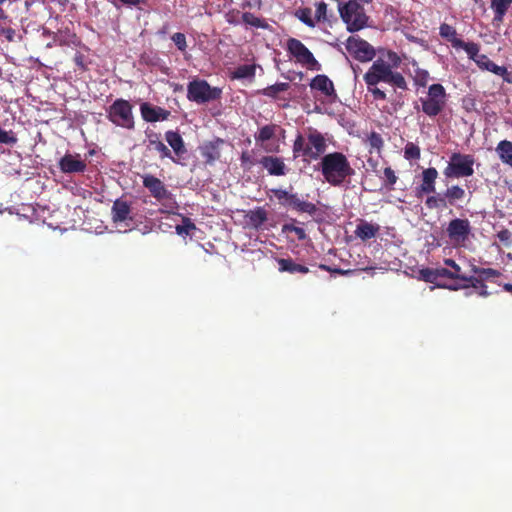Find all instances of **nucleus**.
<instances>
[{"label": "nucleus", "mask_w": 512, "mask_h": 512, "mask_svg": "<svg viewBox=\"0 0 512 512\" xmlns=\"http://www.w3.org/2000/svg\"><path fill=\"white\" fill-rule=\"evenodd\" d=\"M367 141L369 146L377 151H380L384 144L381 135L377 132H371Z\"/></svg>", "instance_id": "09e8293b"}, {"label": "nucleus", "mask_w": 512, "mask_h": 512, "mask_svg": "<svg viewBox=\"0 0 512 512\" xmlns=\"http://www.w3.org/2000/svg\"><path fill=\"white\" fill-rule=\"evenodd\" d=\"M140 112L146 122L164 121L167 120L171 114L169 110L159 106H152L147 102L141 104Z\"/></svg>", "instance_id": "f3484780"}, {"label": "nucleus", "mask_w": 512, "mask_h": 512, "mask_svg": "<svg viewBox=\"0 0 512 512\" xmlns=\"http://www.w3.org/2000/svg\"><path fill=\"white\" fill-rule=\"evenodd\" d=\"M241 167L245 171H250L254 165V161L248 151H243L240 156Z\"/></svg>", "instance_id": "603ef678"}, {"label": "nucleus", "mask_w": 512, "mask_h": 512, "mask_svg": "<svg viewBox=\"0 0 512 512\" xmlns=\"http://www.w3.org/2000/svg\"><path fill=\"white\" fill-rule=\"evenodd\" d=\"M132 208L131 203L128 201L118 198L113 202L111 208L112 220L114 223L125 222L127 220H133L131 216Z\"/></svg>", "instance_id": "a211bd4d"}, {"label": "nucleus", "mask_w": 512, "mask_h": 512, "mask_svg": "<svg viewBox=\"0 0 512 512\" xmlns=\"http://www.w3.org/2000/svg\"><path fill=\"white\" fill-rule=\"evenodd\" d=\"M276 261L280 272H287L290 274H307L309 272V268L307 266L296 263L292 258H278Z\"/></svg>", "instance_id": "393cba45"}, {"label": "nucleus", "mask_w": 512, "mask_h": 512, "mask_svg": "<svg viewBox=\"0 0 512 512\" xmlns=\"http://www.w3.org/2000/svg\"><path fill=\"white\" fill-rule=\"evenodd\" d=\"M242 23L245 24L247 27H253V28H261V29H268L269 24L266 22L264 18H260L255 16L251 12H244L242 14Z\"/></svg>", "instance_id": "473e14b6"}, {"label": "nucleus", "mask_w": 512, "mask_h": 512, "mask_svg": "<svg viewBox=\"0 0 512 512\" xmlns=\"http://www.w3.org/2000/svg\"><path fill=\"white\" fill-rule=\"evenodd\" d=\"M477 59L480 61V64H478V66H479L480 68L485 69V60H482L481 58H477Z\"/></svg>", "instance_id": "338daca9"}, {"label": "nucleus", "mask_w": 512, "mask_h": 512, "mask_svg": "<svg viewBox=\"0 0 512 512\" xmlns=\"http://www.w3.org/2000/svg\"><path fill=\"white\" fill-rule=\"evenodd\" d=\"M225 140L222 138H215L212 141L205 142L200 146V154L205 160L206 164L212 165L221 158V150L225 145Z\"/></svg>", "instance_id": "2eb2a0df"}, {"label": "nucleus", "mask_w": 512, "mask_h": 512, "mask_svg": "<svg viewBox=\"0 0 512 512\" xmlns=\"http://www.w3.org/2000/svg\"><path fill=\"white\" fill-rule=\"evenodd\" d=\"M422 112L430 118L438 116L445 108L447 93L442 84H432L428 88L427 95L419 99Z\"/></svg>", "instance_id": "20e7f679"}, {"label": "nucleus", "mask_w": 512, "mask_h": 512, "mask_svg": "<svg viewBox=\"0 0 512 512\" xmlns=\"http://www.w3.org/2000/svg\"><path fill=\"white\" fill-rule=\"evenodd\" d=\"M58 167L65 174L83 173L87 169V163L80 154L66 153L60 158Z\"/></svg>", "instance_id": "4468645a"}, {"label": "nucleus", "mask_w": 512, "mask_h": 512, "mask_svg": "<svg viewBox=\"0 0 512 512\" xmlns=\"http://www.w3.org/2000/svg\"><path fill=\"white\" fill-rule=\"evenodd\" d=\"M446 232L453 244L463 245L471 233L470 222L468 219H453L449 222Z\"/></svg>", "instance_id": "f8f14e48"}, {"label": "nucleus", "mask_w": 512, "mask_h": 512, "mask_svg": "<svg viewBox=\"0 0 512 512\" xmlns=\"http://www.w3.org/2000/svg\"><path fill=\"white\" fill-rule=\"evenodd\" d=\"M444 264L451 268L450 269V273H452L451 280H454V282L461 283L463 278H465V276H466L464 273H462L461 266L458 263H456L455 260L450 259V258L444 259Z\"/></svg>", "instance_id": "ea45409f"}, {"label": "nucleus", "mask_w": 512, "mask_h": 512, "mask_svg": "<svg viewBox=\"0 0 512 512\" xmlns=\"http://www.w3.org/2000/svg\"><path fill=\"white\" fill-rule=\"evenodd\" d=\"M249 224L255 228H260L268 219L267 211L263 207H257L250 210L247 214Z\"/></svg>", "instance_id": "c756f323"}, {"label": "nucleus", "mask_w": 512, "mask_h": 512, "mask_svg": "<svg viewBox=\"0 0 512 512\" xmlns=\"http://www.w3.org/2000/svg\"><path fill=\"white\" fill-rule=\"evenodd\" d=\"M142 183L143 186L148 189L150 195L159 202L165 199H170L172 196L171 192L166 188L165 184L154 175H143Z\"/></svg>", "instance_id": "ddd939ff"}, {"label": "nucleus", "mask_w": 512, "mask_h": 512, "mask_svg": "<svg viewBox=\"0 0 512 512\" xmlns=\"http://www.w3.org/2000/svg\"><path fill=\"white\" fill-rule=\"evenodd\" d=\"M446 197L448 205H455L456 201L462 200L465 197V190L459 185H452L443 193Z\"/></svg>", "instance_id": "72a5a7b5"}, {"label": "nucleus", "mask_w": 512, "mask_h": 512, "mask_svg": "<svg viewBox=\"0 0 512 512\" xmlns=\"http://www.w3.org/2000/svg\"><path fill=\"white\" fill-rule=\"evenodd\" d=\"M456 49H463L470 59L474 60L477 64H480V61L477 58H480L479 55V45L474 42H464L462 39L460 41H456L455 44Z\"/></svg>", "instance_id": "7c9ffc66"}, {"label": "nucleus", "mask_w": 512, "mask_h": 512, "mask_svg": "<svg viewBox=\"0 0 512 512\" xmlns=\"http://www.w3.org/2000/svg\"><path fill=\"white\" fill-rule=\"evenodd\" d=\"M321 270H324V271H328V272H331V273H336V274H339V275H346L348 273H350V270H343L341 268H331L325 264H320L318 266Z\"/></svg>", "instance_id": "13d9d810"}, {"label": "nucleus", "mask_w": 512, "mask_h": 512, "mask_svg": "<svg viewBox=\"0 0 512 512\" xmlns=\"http://www.w3.org/2000/svg\"><path fill=\"white\" fill-rule=\"evenodd\" d=\"M438 175V171L434 167L422 171V182L420 186L416 188L418 197L422 194L435 193Z\"/></svg>", "instance_id": "6ab92c4d"}, {"label": "nucleus", "mask_w": 512, "mask_h": 512, "mask_svg": "<svg viewBox=\"0 0 512 512\" xmlns=\"http://www.w3.org/2000/svg\"><path fill=\"white\" fill-rule=\"evenodd\" d=\"M295 16L305 25H307L310 28H314L316 26L315 19L312 18V10L311 8L304 7L299 8L295 12Z\"/></svg>", "instance_id": "a19ab883"}, {"label": "nucleus", "mask_w": 512, "mask_h": 512, "mask_svg": "<svg viewBox=\"0 0 512 512\" xmlns=\"http://www.w3.org/2000/svg\"><path fill=\"white\" fill-rule=\"evenodd\" d=\"M345 48L350 56L359 62H369L376 56L374 47L359 36L348 37Z\"/></svg>", "instance_id": "9d476101"}, {"label": "nucleus", "mask_w": 512, "mask_h": 512, "mask_svg": "<svg viewBox=\"0 0 512 512\" xmlns=\"http://www.w3.org/2000/svg\"><path fill=\"white\" fill-rule=\"evenodd\" d=\"M484 284L482 278L479 275H471V276H465L463 278L462 282H453L450 283L449 290L457 291L460 289H466V288H474L479 289Z\"/></svg>", "instance_id": "bb28decb"}, {"label": "nucleus", "mask_w": 512, "mask_h": 512, "mask_svg": "<svg viewBox=\"0 0 512 512\" xmlns=\"http://www.w3.org/2000/svg\"><path fill=\"white\" fill-rule=\"evenodd\" d=\"M256 73V66L253 64H244L238 66L232 72L233 79H253Z\"/></svg>", "instance_id": "f704fd0d"}, {"label": "nucleus", "mask_w": 512, "mask_h": 512, "mask_svg": "<svg viewBox=\"0 0 512 512\" xmlns=\"http://www.w3.org/2000/svg\"><path fill=\"white\" fill-rule=\"evenodd\" d=\"M478 290H479L478 294L481 297H488L490 295V292L488 291V287L485 283Z\"/></svg>", "instance_id": "0e129e2a"}, {"label": "nucleus", "mask_w": 512, "mask_h": 512, "mask_svg": "<svg viewBox=\"0 0 512 512\" xmlns=\"http://www.w3.org/2000/svg\"><path fill=\"white\" fill-rule=\"evenodd\" d=\"M480 58L482 60H485V70L492 72L498 76L501 75V73H504L503 68L504 66H499L492 60H490L486 55H480Z\"/></svg>", "instance_id": "de8ad7c7"}, {"label": "nucleus", "mask_w": 512, "mask_h": 512, "mask_svg": "<svg viewBox=\"0 0 512 512\" xmlns=\"http://www.w3.org/2000/svg\"><path fill=\"white\" fill-rule=\"evenodd\" d=\"M425 205L428 209H446L448 203L444 194L437 193L436 195L428 196L425 200Z\"/></svg>", "instance_id": "e433bc0d"}, {"label": "nucleus", "mask_w": 512, "mask_h": 512, "mask_svg": "<svg viewBox=\"0 0 512 512\" xmlns=\"http://www.w3.org/2000/svg\"><path fill=\"white\" fill-rule=\"evenodd\" d=\"M436 274H437L438 282H446V280H448V279L451 280L452 273H450V269H448V268H445V267L436 268Z\"/></svg>", "instance_id": "5fc2aeb1"}, {"label": "nucleus", "mask_w": 512, "mask_h": 512, "mask_svg": "<svg viewBox=\"0 0 512 512\" xmlns=\"http://www.w3.org/2000/svg\"><path fill=\"white\" fill-rule=\"evenodd\" d=\"M475 158L471 154H462L454 152L450 156V161L444 169V175L447 178H464L474 174L473 165Z\"/></svg>", "instance_id": "6e6552de"}, {"label": "nucleus", "mask_w": 512, "mask_h": 512, "mask_svg": "<svg viewBox=\"0 0 512 512\" xmlns=\"http://www.w3.org/2000/svg\"><path fill=\"white\" fill-rule=\"evenodd\" d=\"M339 13L349 32H356L367 26L369 18L364 7L356 0H349L346 4L339 5Z\"/></svg>", "instance_id": "423d86ee"}, {"label": "nucleus", "mask_w": 512, "mask_h": 512, "mask_svg": "<svg viewBox=\"0 0 512 512\" xmlns=\"http://www.w3.org/2000/svg\"><path fill=\"white\" fill-rule=\"evenodd\" d=\"M279 129V126L276 124H269L261 127L259 129L258 134L255 135V140L258 143H265L266 141L272 139L276 135V131Z\"/></svg>", "instance_id": "c9c22d12"}, {"label": "nucleus", "mask_w": 512, "mask_h": 512, "mask_svg": "<svg viewBox=\"0 0 512 512\" xmlns=\"http://www.w3.org/2000/svg\"><path fill=\"white\" fill-rule=\"evenodd\" d=\"M439 34L442 38L446 39L451 45L455 48L456 41H460L461 39L457 37L456 29L447 24L442 23L439 27Z\"/></svg>", "instance_id": "4c0bfd02"}, {"label": "nucleus", "mask_w": 512, "mask_h": 512, "mask_svg": "<svg viewBox=\"0 0 512 512\" xmlns=\"http://www.w3.org/2000/svg\"><path fill=\"white\" fill-rule=\"evenodd\" d=\"M420 279L435 284L437 287L449 289L450 284L447 282H438L436 268H423L419 271Z\"/></svg>", "instance_id": "2f4dec72"}, {"label": "nucleus", "mask_w": 512, "mask_h": 512, "mask_svg": "<svg viewBox=\"0 0 512 512\" xmlns=\"http://www.w3.org/2000/svg\"><path fill=\"white\" fill-rule=\"evenodd\" d=\"M387 58L389 62L381 58L375 60L363 76L367 90L372 94L375 100H386L387 98L386 93L377 87L380 82L389 84L397 89H408L404 76L400 72L393 70V68L398 67L401 62L398 54L394 51H388Z\"/></svg>", "instance_id": "f257e3e1"}, {"label": "nucleus", "mask_w": 512, "mask_h": 512, "mask_svg": "<svg viewBox=\"0 0 512 512\" xmlns=\"http://www.w3.org/2000/svg\"><path fill=\"white\" fill-rule=\"evenodd\" d=\"M421 156V150L418 145L408 142L404 148V157L407 160H418Z\"/></svg>", "instance_id": "c03bdc74"}, {"label": "nucleus", "mask_w": 512, "mask_h": 512, "mask_svg": "<svg viewBox=\"0 0 512 512\" xmlns=\"http://www.w3.org/2000/svg\"><path fill=\"white\" fill-rule=\"evenodd\" d=\"M503 71L504 73H501L500 76L503 78L505 82L512 84V72H510L505 66L503 68Z\"/></svg>", "instance_id": "680f3d73"}, {"label": "nucleus", "mask_w": 512, "mask_h": 512, "mask_svg": "<svg viewBox=\"0 0 512 512\" xmlns=\"http://www.w3.org/2000/svg\"><path fill=\"white\" fill-rule=\"evenodd\" d=\"M165 140L172 148L173 152L177 157H182L187 153V149L185 147L184 140L179 132L168 130L165 132Z\"/></svg>", "instance_id": "5701e85b"}, {"label": "nucleus", "mask_w": 512, "mask_h": 512, "mask_svg": "<svg viewBox=\"0 0 512 512\" xmlns=\"http://www.w3.org/2000/svg\"><path fill=\"white\" fill-rule=\"evenodd\" d=\"M122 5L129 7H138L147 4L148 0H118Z\"/></svg>", "instance_id": "bf43d9fd"}, {"label": "nucleus", "mask_w": 512, "mask_h": 512, "mask_svg": "<svg viewBox=\"0 0 512 512\" xmlns=\"http://www.w3.org/2000/svg\"><path fill=\"white\" fill-rule=\"evenodd\" d=\"M171 40L174 42L175 46L177 47V49L181 52H186V49H187V40H186V36L184 33H181V32H177V33H174L172 36H171Z\"/></svg>", "instance_id": "49530a36"}, {"label": "nucleus", "mask_w": 512, "mask_h": 512, "mask_svg": "<svg viewBox=\"0 0 512 512\" xmlns=\"http://www.w3.org/2000/svg\"><path fill=\"white\" fill-rule=\"evenodd\" d=\"M287 50L296 61L310 70H320V64L312 52L298 39L289 38L287 40Z\"/></svg>", "instance_id": "9b49d317"}, {"label": "nucleus", "mask_w": 512, "mask_h": 512, "mask_svg": "<svg viewBox=\"0 0 512 512\" xmlns=\"http://www.w3.org/2000/svg\"><path fill=\"white\" fill-rule=\"evenodd\" d=\"M0 37H4L8 42L21 40V36L10 25L0 24Z\"/></svg>", "instance_id": "37998d69"}, {"label": "nucleus", "mask_w": 512, "mask_h": 512, "mask_svg": "<svg viewBox=\"0 0 512 512\" xmlns=\"http://www.w3.org/2000/svg\"><path fill=\"white\" fill-rule=\"evenodd\" d=\"M510 232L507 229H503L498 232L497 237L502 242H508L510 240Z\"/></svg>", "instance_id": "052dcab7"}, {"label": "nucleus", "mask_w": 512, "mask_h": 512, "mask_svg": "<svg viewBox=\"0 0 512 512\" xmlns=\"http://www.w3.org/2000/svg\"><path fill=\"white\" fill-rule=\"evenodd\" d=\"M74 60V63L76 64V66L82 70V71H85L87 69V66H86V63H85V56L80 53V52H77L73 58Z\"/></svg>", "instance_id": "4d7b16f0"}, {"label": "nucleus", "mask_w": 512, "mask_h": 512, "mask_svg": "<svg viewBox=\"0 0 512 512\" xmlns=\"http://www.w3.org/2000/svg\"><path fill=\"white\" fill-rule=\"evenodd\" d=\"M43 35L51 36L55 44L60 46H72L80 43L77 35L68 27H61L56 32L44 29Z\"/></svg>", "instance_id": "dca6fc26"}, {"label": "nucleus", "mask_w": 512, "mask_h": 512, "mask_svg": "<svg viewBox=\"0 0 512 512\" xmlns=\"http://www.w3.org/2000/svg\"><path fill=\"white\" fill-rule=\"evenodd\" d=\"M319 170L327 183L334 187L342 186L355 175L347 156L342 152H331L321 157Z\"/></svg>", "instance_id": "f03ea898"}, {"label": "nucleus", "mask_w": 512, "mask_h": 512, "mask_svg": "<svg viewBox=\"0 0 512 512\" xmlns=\"http://www.w3.org/2000/svg\"><path fill=\"white\" fill-rule=\"evenodd\" d=\"M222 90L211 87L206 80L194 79L187 85V99L197 104H205L221 98Z\"/></svg>", "instance_id": "0eeeda50"}, {"label": "nucleus", "mask_w": 512, "mask_h": 512, "mask_svg": "<svg viewBox=\"0 0 512 512\" xmlns=\"http://www.w3.org/2000/svg\"><path fill=\"white\" fill-rule=\"evenodd\" d=\"M59 2V4L61 5H66L67 3H69L71 0H57Z\"/></svg>", "instance_id": "774afa93"}, {"label": "nucleus", "mask_w": 512, "mask_h": 512, "mask_svg": "<svg viewBox=\"0 0 512 512\" xmlns=\"http://www.w3.org/2000/svg\"><path fill=\"white\" fill-rule=\"evenodd\" d=\"M0 20L4 21V23L10 24L12 20L9 18L8 14L5 12V10L0 7Z\"/></svg>", "instance_id": "e2e57ef3"}, {"label": "nucleus", "mask_w": 512, "mask_h": 512, "mask_svg": "<svg viewBox=\"0 0 512 512\" xmlns=\"http://www.w3.org/2000/svg\"><path fill=\"white\" fill-rule=\"evenodd\" d=\"M16 138L14 136L9 135V133L3 130L0 127V143L2 144H14L16 142Z\"/></svg>", "instance_id": "6e6d98bb"}, {"label": "nucleus", "mask_w": 512, "mask_h": 512, "mask_svg": "<svg viewBox=\"0 0 512 512\" xmlns=\"http://www.w3.org/2000/svg\"><path fill=\"white\" fill-rule=\"evenodd\" d=\"M195 229V224L188 217H184L182 224L176 226V232L179 235H189L190 232Z\"/></svg>", "instance_id": "a18cd8bd"}, {"label": "nucleus", "mask_w": 512, "mask_h": 512, "mask_svg": "<svg viewBox=\"0 0 512 512\" xmlns=\"http://www.w3.org/2000/svg\"><path fill=\"white\" fill-rule=\"evenodd\" d=\"M503 289L507 292H512V284L506 283L503 285Z\"/></svg>", "instance_id": "69168bd1"}, {"label": "nucleus", "mask_w": 512, "mask_h": 512, "mask_svg": "<svg viewBox=\"0 0 512 512\" xmlns=\"http://www.w3.org/2000/svg\"><path fill=\"white\" fill-rule=\"evenodd\" d=\"M327 4L323 1L316 4L315 21L325 22L327 21Z\"/></svg>", "instance_id": "8fccbe9b"}, {"label": "nucleus", "mask_w": 512, "mask_h": 512, "mask_svg": "<svg viewBox=\"0 0 512 512\" xmlns=\"http://www.w3.org/2000/svg\"><path fill=\"white\" fill-rule=\"evenodd\" d=\"M313 90H318L327 97H336V91L333 82L328 76L319 74L315 76L310 83Z\"/></svg>", "instance_id": "412c9836"}, {"label": "nucleus", "mask_w": 512, "mask_h": 512, "mask_svg": "<svg viewBox=\"0 0 512 512\" xmlns=\"http://www.w3.org/2000/svg\"><path fill=\"white\" fill-rule=\"evenodd\" d=\"M327 149L326 139L316 129H309L307 136L298 134L293 143L294 158L302 157L304 161L311 162L321 158Z\"/></svg>", "instance_id": "7ed1b4c3"}, {"label": "nucleus", "mask_w": 512, "mask_h": 512, "mask_svg": "<svg viewBox=\"0 0 512 512\" xmlns=\"http://www.w3.org/2000/svg\"><path fill=\"white\" fill-rule=\"evenodd\" d=\"M385 186L390 189L396 184L398 177L395 175L394 170L391 167H386L383 171Z\"/></svg>", "instance_id": "3c124183"}, {"label": "nucleus", "mask_w": 512, "mask_h": 512, "mask_svg": "<svg viewBox=\"0 0 512 512\" xmlns=\"http://www.w3.org/2000/svg\"><path fill=\"white\" fill-rule=\"evenodd\" d=\"M290 88V84L287 82H280L274 85L268 86L261 91V94L270 98H277L278 94L285 92Z\"/></svg>", "instance_id": "58836bf2"}, {"label": "nucleus", "mask_w": 512, "mask_h": 512, "mask_svg": "<svg viewBox=\"0 0 512 512\" xmlns=\"http://www.w3.org/2000/svg\"><path fill=\"white\" fill-rule=\"evenodd\" d=\"M132 109L133 106L128 100L118 98L107 108L106 116L114 125L127 130H133L135 121Z\"/></svg>", "instance_id": "39448f33"}, {"label": "nucleus", "mask_w": 512, "mask_h": 512, "mask_svg": "<svg viewBox=\"0 0 512 512\" xmlns=\"http://www.w3.org/2000/svg\"><path fill=\"white\" fill-rule=\"evenodd\" d=\"M380 231V226L378 224L369 223L365 220H359V223L356 226L354 234L357 238L362 241H368L372 238H375Z\"/></svg>", "instance_id": "4be33fe9"}, {"label": "nucleus", "mask_w": 512, "mask_h": 512, "mask_svg": "<svg viewBox=\"0 0 512 512\" xmlns=\"http://www.w3.org/2000/svg\"><path fill=\"white\" fill-rule=\"evenodd\" d=\"M495 151L502 163L512 168V142L508 140H501Z\"/></svg>", "instance_id": "cd10ccee"}, {"label": "nucleus", "mask_w": 512, "mask_h": 512, "mask_svg": "<svg viewBox=\"0 0 512 512\" xmlns=\"http://www.w3.org/2000/svg\"><path fill=\"white\" fill-rule=\"evenodd\" d=\"M414 84L419 87H426L430 80V73L418 66L414 70L413 76Z\"/></svg>", "instance_id": "79ce46f5"}, {"label": "nucleus", "mask_w": 512, "mask_h": 512, "mask_svg": "<svg viewBox=\"0 0 512 512\" xmlns=\"http://www.w3.org/2000/svg\"><path fill=\"white\" fill-rule=\"evenodd\" d=\"M284 230L289 231V232H294L299 240H304L307 237L306 232L303 228L292 225V224L285 225Z\"/></svg>", "instance_id": "864d4df0"}, {"label": "nucleus", "mask_w": 512, "mask_h": 512, "mask_svg": "<svg viewBox=\"0 0 512 512\" xmlns=\"http://www.w3.org/2000/svg\"><path fill=\"white\" fill-rule=\"evenodd\" d=\"M148 142V147L158 152L160 158H169L174 163H177V160L172 156L171 150L160 140L159 134L152 133L151 135H149Z\"/></svg>", "instance_id": "b1692460"}, {"label": "nucleus", "mask_w": 512, "mask_h": 512, "mask_svg": "<svg viewBox=\"0 0 512 512\" xmlns=\"http://www.w3.org/2000/svg\"><path fill=\"white\" fill-rule=\"evenodd\" d=\"M259 163L270 175L283 176L286 174V165L282 158L275 156H263Z\"/></svg>", "instance_id": "aec40b11"}, {"label": "nucleus", "mask_w": 512, "mask_h": 512, "mask_svg": "<svg viewBox=\"0 0 512 512\" xmlns=\"http://www.w3.org/2000/svg\"><path fill=\"white\" fill-rule=\"evenodd\" d=\"M272 192L279 203L288 209L298 213H306L311 216L318 211L314 203L301 199L297 193H292L284 189H273Z\"/></svg>", "instance_id": "1a4fd4ad"}, {"label": "nucleus", "mask_w": 512, "mask_h": 512, "mask_svg": "<svg viewBox=\"0 0 512 512\" xmlns=\"http://www.w3.org/2000/svg\"><path fill=\"white\" fill-rule=\"evenodd\" d=\"M512 0H491L490 7L494 12L493 23L500 24L504 20Z\"/></svg>", "instance_id": "a878e982"}, {"label": "nucleus", "mask_w": 512, "mask_h": 512, "mask_svg": "<svg viewBox=\"0 0 512 512\" xmlns=\"http://www.w3.org/2000/svg\"><path fill=\"white\" fill-rule=\"evenodd\" d=\"M474 262L475 259L469 260L471 272L475 275H479L484 283L485 281L493 280L494 278H498L501 276L500 271L493 268H481L477 266Z\"/></svg>", "instance_id": "c85d7f7f"}]
</instances>
